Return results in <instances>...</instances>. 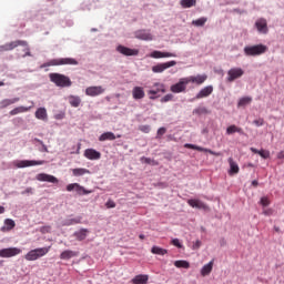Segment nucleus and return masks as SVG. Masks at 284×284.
Masks as SVG:
<instances>
[{
  "instance_id": "nucleus-1",
  "label": "nucleus",
  "mask_w": 284,
  "mask_h": 284,
  "mask_svg": "<svg viewBox=\"0 0 284 284\" xmlns=\"http://www.w3.org/2000/svg\"><path fill=\"white\" fill-rule=\"evenodd\" d=\"M19 45L24 48L23 49L24 54H22V57H32V53L30 52V47L28 45V41L26 40H16V41H11L0 45V54L1 52H10L16 48H19Z\"/></svg>"
},
{
  "instance_id": "nucleus-2",
  "label": "nucleus",
  "mask_w": 284,
  "mask_h": 284,
  "mask_svg": "<svg viewBox=\"0 0 284 284\" xmlns=\"http://www.w3.org/2000/svg\"><path fill=\"white\" fill-rule=\"evenodd\" d=\"M49 79L52 81V83H55L58 88H70V85H72V81L68 78V75L50 73Z\"/></svg>"
},
{
  "instance_id": "nucleus-3",
  "label": "nucleus",
  "mask_w": 284,
  "mask_h": 284,
  "mask_svg": "<svg viewBox=\"0 0 284 284\" xmlns=\"http://www.w3.org/2000/svg\"><path fill=\"white\" fill-rule=\"evenodd\" d=\"M266 51L267 45L265 44L247 45L244 48L245 57H261V54H265Z\"/></svg>"
},
{
  "instance_id": "nucleus-4",
  "label": "nucleus",
  "mask_w": 284,
  "mask_h": 284,
  "mask_svg": "<svg viewBox=\"0 0 284 284\" xmlns=\"http://www.w3.org/2000/svg\"><path fill=\"white\" fill-rule=\"evenodd\" d=\"M165 92H168V90H165V84L161 82H155L148 91L149 99L151 101H156V99H159L160 97L159 94H165Z\"/></svg>"
},
{
  "instance_id": "nucleus-5",
  "label": "nucleus",
  "mask_w": 284,
  "mask_h": 284,
  "mask_svg": "<svg viewBox=\"0 0 284 284\" xmlns=\"http://www.w3.org/2000/svg\"><path fill=\"white\" fill-rule=\"evenodd\" d=\"M50 252V246L48 247H39L29 251L26 255L24 258L26 261H39V258H42V256H45Z\"/></svg>"
},
{
  "instance_id": "nucleus-6",
  "label": "nucleus",
  "mask_w": 284,
  "mask_h": 284,
  "mask_svg": "<svg viewBox=\"0 0 284 284\" xmlns=\"http://www.w3.org/2000/svg\"><path fill=\"white\" fill-rule=\"evenodd\" d=\"M47 65H79V61H77V59L73 58H58L50 60L47 63Z\"/></svg>"
},
{
  "instance_id": "nucleus-7",
  "label": "nucleus",
  "mask_w": 284,
  "mask_h": 284,
  "mask_svg": "<svg viewBox=\"0 0 284 284\" xmlns=\"http://www.w3.org/2000/svg\"><path fill=\"white\" fill-rule=\"evenodd\" d=\"M67 192H77L79 196H85L87 194H92V191L87 190L79 183H71L67 185Z\"/></svg>"
},
{
  "instance_id": "nucleus-8",
  "label": "nucleus",
  "mask_w": 284,
  "mask_h": 284,
  "mask_svg": "<svg viewBox=\"0 0 284 284\" xmlns=\"http://www.w3.org/2000/svg\"><path fill=\"white\" fill-rule=\"evenodd\" d=\"M45 161L44 160H20L16 161L14 165L16 168H32L33 165H44Z\"/></svg>"
},
{
  "instance_id": "nucleus-9",
  "label": "nucleus",
  "mask_w": 284,
  "mask_h": 284,
  "mask_svg": "<svg viewBox=\"0 0 284 284\" xmlns=\"http://www.w3.org/2000/svg\"><path fill=\"white\" fill-rule=\"evenodd\" d=\"M23 251L19 247H8L0 250V258H12V256H19Z\"/></svg>"
},
{
  "instance_id": "nucleus-10",
  "label": "nucleus",
  "mask_w": 284,
  "mask_h": 284,
  "mask_svg": "<svg viewBox=\"0 0 284 284\" xmlns=\"http://www.w3.org/2000/svg\"><path fill=\"white\" fill-rule=\"evenodd\" d=\"M174 65H176V61H174V60H171L169 62L159 63V64L152 67V72H154L155 74H161L162 72H165V70H168V69L174 68Z\"/></svg>"
},
{
  "instance_id": "nucleus-11",
  "label": "nucleus",
  "mask_w": 284,
  "mask_h": 284,
  "mask_svg": "<svg viewBox=\"0 0 284 284\" xmlns=\"http://www.w3.org/2000/svg\"><path fill=\"white\" fill-rule=\"evenodd\" d=\"M187 85H189L187 78H182L178 83L171 85V92H173L174 94L185 92V90L187 89Z\"/></svg>"
},
{
  "instance_id": "nucleus-12",
  "label": "nucleus",
  "mask_w": 284,
  "mask_h": 284,
  "mask_svg": "<svg viewBox=\"0 0 284 284\" xmlns=\"http://www.w3.org/2000/svg\"><path fill=\"white\" fill-rule=\"evenodd\" d=\"M245 74V71L241 68H232L227 71V81L229 83H232L233 81H236V79H241Z\"/></svg>"
},
{
  "instance_id": "nucleus-13",
  "label": "nucleus",
  "mask_w": 284,
  "mask_h": 284,
  "mask_svg": "<svg viewBox=\"0 0 284 284\" xmlns=\"http://www.w3.org/2000/svg\"><path fill=\"white\" fill-rule=\"evenodd\" d=\"M116 50L124 57H139V49H131L120 44L116 47Z\"/></svg>"
},
{
  "instance_id": "nucleus-14",
  "label": "nucleus",
  "mask_w": 284,
  "mask_h": 284,
  "mask_svg": "<svg viewBox=\"0 0 284 284\" xmlns=\"http://www.w3.org/2000/svg\"><path fill=\"white\" fill-rule=\"evenodd\" d=\"M187 83H195V85H203L207 81V74L190 75L186 78Z\"/></svg>"
},
{
  "instance_id": "nucleus-15",
  "label": "nucleus",
  "mask_w": 284,
  "mask_h": 284,
  "mask_svg": "<svg viewBox=\"0 0 284 284\" xmlns=\"http://www.w3.org/2000/svg\"><path fill=\"white\" fill-rule=\"evenodd\" d=\"M187 204L191 207H195L196 210H204V212H210V206H207V204H205L201 200L191 199V200H187Z\"/></svg>"
},
{
  "instance_id": "nucleus-16",
  "label": "nucleus",
  "mask_w": 284,
  "mask_h": 284,
  "mask_svg": "<svg viewBox=\"0 0 284 284\" xmlns=\"http://www.w3.org/2000/svg\"><path fill=\"white\" fill-rule=\"evenodd\" d=\"M184 148H186L187 150H196L197 152H207L209 154H212L213 156H221V153H219V152H214L210 149H205L203 146H199L195 144L186 143V144H184Z\"/></svg>"
},
{
  "instance_id": "nucleus-17",
  "label": "nucleus",
  "mask_w": 284,
  "mask_h": 284,
  "mask_svg": "<svg viewBox=\"0 0 284 284\" xmlns=\"http://www.w3.org/2000/svg\"><path fill=\"white\" fill-rule=\"evenodd\" d=\"M105 92V88L99 87H88L85 89L87 97H99Z\"/></svg>"
},
{
  "instance_id": "nucleus-18",
  "label": "nucleus",
  "mask_w": 284,
  "mask_h": 284,
  "mask_svg": "<svg viewBox=\"0 0 284 284\" xmlns=\"http://www.w3.org/2000/svg\"><path fill=\"white\" fill-rule=\"evenodd\" d=\"M255 28L260 34H267L270 29L267 28V20L261 18L255 22Z\"/></svg>"
},
{
  "instance_id": "nucleus-19",
  "label": "nucleus",
  "mask_w": 284,
  "mask_h": 284,
  "mask_svg": "<svg viewBox=\"0 0 284 284\" xmlns=\"http://www.w3.org/2000/svg\"><path fill=\"white\" fill-rule=\"evenodd\" d=\"M37 181L45 182V183H59V179L54 175H50L48 173H40L36 176Z\"/></svg>"
},
{
  "instance_id": "nucleus-20",
  "label": "nucleus",
  "mask_w": 284,
  "mask_h": 284,
  "mask_svg": "<svg viewBox=\"0 0 284 284\" xmlns=\"http://www.w3.org/2000/svg\"><path fill=\"white\" fill-rule=\"evenodd\" d=\"M150 57L151 59H170V58H176V53L153 51L151 52Z\"/></svg>"
},
{
  "instance_id": "nucleus-21",
  "label": "nucleus",
  "mask_w": 284,
  "mask_h": 284,
  "mask_svg": "<svg viewBox=\"0 0 284 284\" xmlns=\"http://www.w3.org/2000/svg\"><path fill=\"white\" fill-rule=\"evenodd\" d=\"M85 159H89V161H99L101 159V152L94 150V149H87L84 151Z\"/></svg>"
},
{
  "instance_id": "nucleus-22",
  "label": "nucleus",
  "mask_w": 284,
  "mask_h": 284,
  "mask_svg": "<svg viewBox=\"0 0 284 284\" xmlns=\"http://www.w3.org/2000/svg\"><path fill=\"white\" fill-rule=\"evenodd\" d=\"M32 108H34V102H31V106H18V108H14L13 110H11L9 112V114L11 116H17V114H23L24 112H30V110H32Z\"/></svg>"
},
{
  "instance_id": "nucleus-23",
  "label": "nucleus",
  "mask_w": 284,
  "mask_h": 284,
  "mask_svg": "<svg viewBox=\"0 0 284 284\" xmlns=\"http://www.w3.org/2000/svg\"><path fill=\"white\" fill-rule=\"evenodd\" d=\"M212 92H214V87H212V85L204 87V88L195 95V99H205V98L210 97V94H212Z\"/></svg>"
},
{
  "instance_id": "nucleus-24",
  "label": "nucleus",
  "mask_w": 284,
  "mask_h": 284,
  "mask_svg": "<svg viewBox=\"0 0 284 284\" xmlns=\"http://www.w3.org/2000/svg\"><path fill=\"white\" fill-rule=\"evenodd\" d=\"M227 161L230 165V170H229L230 176H234V174H239V172H241V169L239 168V163H236L233 158H229Z\"/></svg>"
},
{
  "instance_id": "nucleus-25",
  "label": "nucleus",
  "mask_w": 284,
  "mask_h": 284,
  "mask_svg": "<svg viewBox=\"0 0 284 284\" xmlns=\"http://www.w3.org/2000/svg\"><path fill=\"white\" fill-rule=\"evenodd\" d=\"M132 97L135 101L145 99V91L143 90L142 87H134L132 90Z\"/></svg>"
},
{
  "instance_id": "nucleus-26",
  "label": "nucleus",
  "mask_w": 284,
  "mask_h": 284,
  "mask_svg": "<svg viewBox=\"0 0 284 284\" xmlns=\"http://www.w3.org/2000/svg\"><path fill=\"white\" fill-rule=\"evenodd\" d=\"M149 281H150V275L140 274V275H135L131 280V283L132 284H148Z\"/></svg>"
},
{
  "instance_id": "nucleus-27",
  "label": "nucleus",
  "mask_w": 284,
  "mask_h": 284,
  "mask_svg": "<svg viewBox=\"0 0 284 284\" xmlns=\"http://www.w3.org/2000/svg\"><path fill=\"white\" fill-rule=\"evenodd\" d=\"M88 234H90V230L81 229L80 231L74 232V237L77 241H85L88 239Z\"/></svg>"
},
{
  "instance_id": "nucleus-28",
  "label": "nucleus",
  "mask_w": 284,
  "mask_h": 284,
  "mask_svg": "<svg viewBox=\"0 0 284 284\" xmlns=\"http://www.w3.org/2000/svg\"><path fill=\"white\" fill-rule=\"evenodd\" d=\"M74 256H79V252L67 250L60 254L62 261H70V258H74Z\"/></svg>"
},
{
  "instance_id": "nucleus-29",
  "label": "nucleus",
  "mask_w": 284,
  "mask_h": 284,
  "mask_svg": "<svg viewBox=\"0 0 284 284\" xmlns=\"http://www.w3.org/2000/svg\"><path fill=\"white\" fill-rule=\"evenodd\" d=\"M136 39H141L142 41H152V34L145 30H140L135 32Z\"/></svg>"
},
{
  "instance_id": "nucleus-30",
  "label": "nucleus",
  "mask_w": 284,
  "mask_h": 284,
  "mask_svg": "<svg viewBox=\"0 0 284 284\" xmlns=\"http://www.w3.org/2000/svg\"><path fill=\"white\" fill-rule=\"evenodd\" d=\"M115 139H121V135H114L112 132H104L99 136V141H114Z\"/></svg>"
},
{
  "instance_id": "nucleus-31",
  "label": "nucleus",
  "mask_w": 284,
  "mask_h": 284,
  "mask_svg": "<svg viewBox=\"0 0 284 284\" xmlns=\"http://www.w3.org/2000/svg\"><path fill=\"white\" fill-rule=\"evenodd\" d=\"M14 103H19V98L4 99L0 101V110H4V108H9V105H14Z\"/></svg>"
},
{
  "instance_id": "nucleus-32",
  "label": "nucleus",
  "mask_w": 284,
  "mask_h": 284,
  "mask_svg": "<svg viewBox=\"0 0 284 284\" xmlns=\"http://www.w3.org/2000/svg\"><path fill=\"white\" fill-rule=\"evenodd\" d=\"M36 119L39 121H48V110H45V108H39L36 111Z\"/></svg>"
},
{
  "instance_id": "nucleus-33",
  "label": "nucleus",
  "mask_w": 284,
  "mask_h": 284,
  "mask_svg": "<svg viewBox=\"0 0 284 284\" xmlns=\"http://www.w3.org/2000/svg\"><path fill=\"white\" fill-rule=\"evenodd\" d=\"M214 267V260L209 262L206 265H204L201 270V275L202 276H210L212 274V270Z\"/></svg>"
},
{
  "instance_id": "nucleus-34",
  "label": "nucleus",
  "mask_w": 284,
  "mask_h": 284,
  "mask_svg": "<svg viewBox=\"0 0 284 284\" xmlns=\"http://www.w3.org/2000/svg\"><path fill=\"white\" fill-rule=\"evenodd\" d=\"M68 101L71 108H79L81 105V98L79 95H69Z\"/></svg>"
},
{
  "instance_id": "nucleus-35",
  "label": "nucleus",
  "mask_w": 284,
  "mask_h": 284,
  "mask_svg": "<svg viewBox=\"0 0 284 284\" xmlns=\"http://www.w3.org/2000/svg\"><path fill=\"white\" fill-rule=\"evenodd\" d=\"M236 132H237V134H244L243 129L236 126L235 124H232V125L227 126V129H226V134H229V135L236 134Z\"/></svg>"
},
{
  "instance_id": "nucleus-36",
  "label": "nucleus",
  "mask_w": 284,
  "mask_h": 284,
  "mask_svg": "<svg viewBox=\"0 0 284 284\" xmlns=\"http://www.w3.org/2000/svg\"><path fill=\"white\" fill-rule=\"evenodd\" d=\"M174 265L178 268L190 270V262H187L185 260H178V261L174 262Z\"/></svg>"
},
{
  "instance_id": "nucleus-37",
  "label": "nucleus",
  "mask_w": 284,
  "mask_h": 284,
  "mask_svg": "<svg viewBox=\"0 0 284 284\" xmlns=\"http://www.w3.org/2000/svg\"><path fill=\"white\" fill-rule=\"evenodd\" d=\"M151 253L152 254H158V256H165V254H168V250L161 248L159 246H153L151 248Z\"/></svg>"
},
{
  "instance_id": "nucleus-38",
  "label": "nucleus",
  "mask_w": 284,
  "mask_h": 284,
  "mask_svg": "<svg viewBox=\"0 0 284 284\" xmlns=\"http://www.w3.org/2000/svg\"><path fill=\"white\" fill-rule=\"evenodd\" d=\"M73 176H83L85 174H90V170L88 169H72Z\"/></svg>"
},
{
  "instance_id": "nucleus-39",
  "label": "nucleus",
  "mask_w": 284,
  "mask_h": 284,
  "mask_svg": "<svg viewBox=\"0 0 284 284\" xmlns=\"http://www.w3.org/2000/svg\"><path fill=\"white\" fill-rule=\"evenodd\" d=\"M180 6H182V8H194L196 0H181Z\"/></svg>"
},
{
  "instance_id": "nucleus-40",
  "label": "nucleus",
  "mask_w": 284,
  "mask_h": 284,
  "mask_svg": "<svg viewBox=\"0 0 284 284\" xmlns=\"http://www.w3.org/2000/svg\"><path fill=\"white\" fill-rule=\"evenodd\" d=\"M207 23V18H200L197 20L192 21V26H195L196 28H203Z\"/></svg>"
},
{
  "instance_id": "nucleus-41",
  "label": "nucleus",
  "mask_w": 284,
  "mask_h": 284,
  "mask_svg": "<svg viewBox=\"0 0 284 284\" xmlns=\"http://www.w3.org/2000/svg\"><path fill=\"white\" fill-rule=\"evenodd\" d=\"M250 103H252V98L244 97V98L240 99L237 105H239V108H244V105H250Z\"/></svg>"
},
{
  "instance_id": "nucleus-42",
  "label": "nucleus",
  "mask_w": 284,
  "mask_h": 284,
  "mask_svg": "<svg viewBox=\"0 0 284 284\" xmlns=\"http://www.w3.org/2000/svg\"><path fill=\"white\" fill-rule=\"evenodd\" d=\"M4 225H7L8 230H14V226L17 225V223H14V220L12 219H7L4 221Z\"/></svg>"
},
{
  "instance_id": "nucleus-43",
  "label": "nucleus",
  "mask_w": 284,
  "mask_h": 284,
  "mask_svg": "<svg viewBox=\"0 0 284 284\" xmlns=\"http://www.w3.org/2000/svg\"><path fill=\"white\" fill-rule=\"evenodd\" d=\"M81 223V217H75V219H71V220H68L64 225H77Z\"/></svg>"
},
{
  "instance_id": "nucleus-44",
  "label": "nucleus",
  "mask_w": 284,
  "mask_h": 284,
  "mask_svg": "<svg viewBox=\"0 0 284 284\" xmlns=\"http://www.w3.org/2000/svg\"><path fill=\"white\" fill-rule=\"evenodd\" d=\"M206 113H207V109L202 108V106H200L193 111V114H197L199 116H201V114H206Z\"/></svg>"
},
{
  "instance_id": "nucleus-45",
  "label": "nucleus",
  "mask_w": 284,
  "mask_h": 284,
  "mask_svg": "<svg viewBox=\"0 0 284 284\" xmlns=\"http://www.w3.org/2000/svg\"><path fill=\"white\" fill-rule=\"evenodd\" d=\"M40 232H41V234H50L52 232V226H50V225L42 226V227H40Z\"/></svg>"
},
{
  "instance_id": "nucleus-46",
  "label": "nucleus",
  "mask_w": 284,
  "mask_h": 284,
  "mask_svg": "<svg viewBox=\"0 0 284 284\" xmlns=\"http://www.w3.org/2000/svg\"><path fill=\"white\" fill-rule=\"evenodd\" d=\"M172 99H174V95L169 93L161 99V103H168L169 101H172Z\"/></svg>"
},
{
  "instance_id": "nucleus-47",
  "label": "nucleus",
  "mask_w": 284,
  "mask_h": 284,
  "mask_svg": "<svg viewBox=\"0 0 284 284\" xmlns=\"http://www.w3.org/2000/svg\"><path fill=\"white\" fill-rule=\"evenodd\" d=\"M260 203H261V205L263 206V207H267V205H270V197H267V196H263V197H261V201H260Z\"/></svg>"
},
{
  "instance_id": "nucleus-48",
  "label": "nucleus",
  "mask_w": 284,
  "mask_h": 284,
  "mask_svg": "<svg viewBox=\"0 0 284 284\" xmlns=\"http://www.w3.org/2000/svg\"><path fill=\"white\" fill-rule=\"evenodd\" d=\"M254 125H256V128H261L262 125H265V120L263 118H260L257 120L253 121Z\"/></svg>"
},
{
  "instance_id": "nucleus-49",
  "label": "nucleus",
  "mask_w": 284,
  "mask_h": 284,
  "mask_svg": "<svg viewBox=\"0 0 284 284\" xmlns=\"http://www.w3.org/2000/svg\"><path fill=\"white\" fill-rule=\"evenodd\" d=\"M258 154L262 159H270V151H265L262 149L260 150Z\"/></svg>"
},
{
  "instance_id": "nucleus-50",
  "label": "nucleus",
  "mask_w": 284,
  "mask_h": 284,
  "mask_svg": "<svg viewBox=\"0 0 284 284\" xmlns=\"http://www.w3.org/2000/svg\"><path fill=\"white\" fill-rule=\"evenodd\" d=\"M172 245H174L175 247H179V250H181V247H183V244L181 243V241L179 239H173Z\"/></svg>"
},
{
  "instance_id": "nucleus-51",
  "label": "nucleus",
  "mask_w": 284,
  "mask_h": 284,
  "mask_svg": "<svg viewBox=\"0 0 284 284\" xmlns=\"http://www.w3.org/2000/svg\"><path fill=\"white\" fill-rule=\"evenodd\" d=\"M139 130L141 131V132H144V134H149V132H150V125H148V124H145V125H141L140 128H139Z\"/></svg>"
},
{
  "instance_id": "nucleus-52",
  "label": "nucleus",
  "mask_w": 284,
  "mask_h": 284,
  "mask_svg": "<svg viewBox=\"0 0 284 284\" xmlns=\"http://www.w3.org/2000/svg\"><path fill=\"white\" fill-rule=\"evenodd\" d=\"M105 206H106L108 209L116 207V203H114V201H112V200H109V201L105 203Z\"/></svg>"
},
{
  "instance_id": "nucleus-53",
  "label": "nucleus",
  "mask_w": 284,
  "mask_h": 284,
  "mask_svg": "<svg viewBox=\"0 0 284 284\" xmlns=\"http://www.w3.org/2000/svg\"><path fill=\"white\" fill-rule=\"evenodd\" d=\"M263 214H264L265 216H272V215L274 214V210H272V209H266V210L263 211Z\"/></svg>"
},
{
  "instance_id": "nucleus-54",
  "label": "nucleus",
  "mask_w": 284,
  "mask_h": 284,
  "mask_svg": "<svg viewBox=\"0 0 284 284\" xmlns=\"http://www.w3.org/2000/svg\"><path fill=\"white\" fill-rule=\"evenodd\" d=\"M36 141H37L38 143H40V145H42V152H49V151H48V146H47L45 144H43V141H41V140H39V139H36Z\"/></svg>"
},
{
  "instance_id": "nucleus-55",
  "label": "nucleus",
  "mask_w": 284,
  "mask_h": 284,
  "mask_svg": "<svg viewBox=\"0 0 284 284\" xmlns=\"http://www.w3.org/2000/svg\"><path fill=\"white\" fill-rule=\"evenodd\" d=\"M165 132H166V129H165V128H160V129L158 130V136H163V134H165Z\"/></svg>"
},
{
  "instance_id": "nucleus-56",
  "label": "nucleus",
  "mask_w": 284,
  "mask_h": 284,
  "mask_svg": "<svg viewBox=\"0 0 284 284\" xmlns=\"http://www.w3.org/2000/svg\"><path fill=\"white\" fill-rule=\"evenodd\" d=\"M21 194H32V187H27Z\"/></svg>"
},
{
  "instance_id": "nucleus-57",
  "label": "nucleus",
  "mask_w": 284,
  "mask_h": 284,
  "mask_svg": "<svg viewBox=\"0 0 284 284\" xmlns=\"http://www.w3.org/2000/svg\"><path fill=\"white\" fill-rule=\"evenodd\" d=\"M251 152H253V154H258L261 152V150H257L255 148H251Z\"/></svg>"
},
{
  "instance_id": "nucleus-58",
  "label": "nucleus",
  "mask_w": 284,
  "mask_h": 284,
  "mask_svg": "<svg viewBox=\"0 0 284 284\" xmlns=\"http://www.w3.org/2000/svg\"><path fill=\"white\" fill-rule=\"evenodd\" d=\"M277 159H284V151H281L280 153H277Z\"/></svg>"
},
{
  "instance_id": "nucleus-59",
  "label": "nucleus",
  "mask_w": 284,
  "mask_h": 284,
  "mask_svg": "<svg viewBox=\"0 0 284 284\" xmlns=\"http://www.w3.org/2000/svg\"><path fill=\"white\" fill-rule=\"evenodd\" d=\"M252 185H253V187H258V181L253 180V181H252Z\"/></svg>"
},
{
  "instance_id": "nucleus-60",
  "label": "nucleus",
  "mask_w": 284,
  "mask_h": 284,
  "mask_svg": "<svg viewBox=\"0 0 284 284\" xmlns=\"http://www.w3.org/2000/svg\"><path fill=\"white\" fill-rule=\"evenodd\" d=\"M4 212H6V207L0 206V214H4Z\"/></svg>"
},
{
  "instance_id": "nucleus-61",
  "label": "nucleus",
  "mask_w": 284,
  "mask_h": 284,
  "mask_svg": "<svg viewBox=\"0 0 284 284\" xmlns=\"http://www.w3.org/2000/svg\"><path fill=\"white\" fill-rule=\"evenodd\" d=\"M195 246H196V247H201V241L197 240V241L195 242Z\"/></svg>"
},
{
  "instance_id": "nucleus-62",
  "label": "nucleus",
  "mask_w": 284,
  "mask_h": 284,
  "mask_svg": "<svg viewBox=\"0 0 284 284\" xmlns=\"http://www.w3.org/2000/svg\"><path fill=\"white\" fill-rule=\"evenodd\" d=\"M139 239H141V241H144V240H145V235L140 234V235H139Z\"/></svg>"
},
{
  "instance_id": "nucleus-63",
  "label": "nucleus",
  "mask_w": 284,
  "mask_h": 284,
  "mask_svg": "<svg viewBox=\"0 0 284 284\" xmlns=\"http://www.w3.org/2000/svg\"><path fill=\"white\" fill-rule=\"evenodd\" d=\"M3 85H6V83H3V82L0 81V88L3 87Z\"/></svg>"
}]
</instances>
